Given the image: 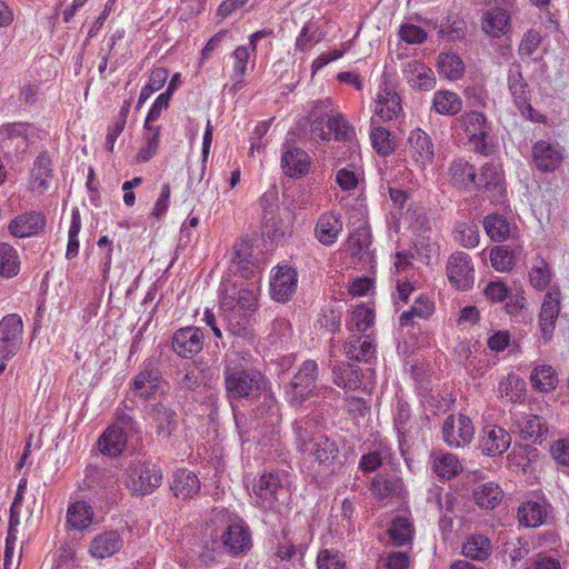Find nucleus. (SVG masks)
<instances>
[{"label": "nucleus", "instance_id": "09e8293b", "mask_svg": "<svg viewBox=\"0 0 569 569\" xmlns=\"http://www.w3.org/2000/svg\"><path fill=\"white\" fill-rule=\"evenodd\" d=\"M552 280V272L549 264L542 259L537 258L536 263L529 271V282L538 291L546 290Z\"/></svg>", "mask_w": 569, "mask_h": 569}, {"label": "nucleus", "instance_id": "9d476101", "mask_svg": "<svg viewBox=\"0 0 569 569\" xmlns=\"http://www.w3.org/2000/svg\"><path fill=\"white\" fill-rule=\"evenodd\" d=\"M23 323L16 315H8L0 321V359L9 360L19 351L22 343Z\"/></svg>", "mask_w": 569, "mask_h": 569}, {"label": "nucleus", "instance_id": "c9c22d12", "mask_svg": "<svg viewBox=\"0 0 569 569\" xmlns=\"http://www.w3.org/2000/svg\"><path fill=\"white\" fill-rule=\"evenodd\" d=\"M492 552V546L489 538L482 535H472L468 537L462 545V553L465 557L477 561H485Z\"/></svg>", "mask_w": 569, "mask_h": 569}, {"label": "nucleus", "instance_id": "37998d69", "mask_svg": "<svg viewBox=\"0 0 569 569\" xmlns=\"http://www.w3.org/2000/svg\"><path fill=\"white\" fill-rule=\"evenodd\" d=\"M389 539L395 546H405L411 542L413 528L405 517H396L388 529Z\"/></svg>", "mask_w": 569, "mask_h": 569}, {"label": "nucleus", "instance_id": "393cba45", "mask_svg": "<svg viewBox=\"0 0 569 569\" xmlns=\"http://www.w3.org/2000/svg\"><path fill=\"white\" fill-rule=\"evenodd\" d=\"M170 488L176 497L189 499L199 492L200 481L193 472L182 469L174 472Z\"/></svg>", "mask_w": 569, "mask_h": 569}, {"label": "nucleus", "instance_id": "72a5a7b5", "mask_svg": "<svg viewBox=\"0 0 569 569\" xmlns=\"http://www.w3.org/2000/svg\"><path fill=\"white\" fill-rule=\"evenodd\" d=\"M159 372L148 365L139 372L132 382V391L140 398H149L158 387Z\"/></svg>", "mask_w": 569, "mask_h": 569}, {"label": "nucleus", "instance_id": "412c9836", "mask_svg": "<svg viewBox=\"0 0 569 569\" xmlns=\"http://www.w3.org/2000/svg\"><path fill=\"white\" fill-rule=\"evenodd\" d=\"M44 226L46 217L43 213L30 211L16 217L9 224V231L14 237L26 238L40 233Z\"/></svg>", "mask_w": 569, "mask_h": 569}, {"label": "nucleus", "instance_id": "79ce46f5", "mask_svg": "<svg viewBox=\"0 0 569 569\" xmlns=\"http://www.w3.org/2000/svg\"><path fill=\"white\" fill-rule=\"evenodd\" d=\"M449 174L451 181L458 187H468L471 183L476 184V170L463 159L452 161L449 168Z\"/></svg>", "mask_w": 569, "mask_h": 569}, {"label": "nucleus", "instance_id": "3c124183", "mask_svg": "<svg viewBox=\"0 0 569 569\" xmlns=\"http://www.w3.org/2000/svg\"><path fill=\"white\" fill-rule=\"evenodd\" d=\"M462 467L453 453H442L433 460V471L441 478L451 479L456 477Z\"/></svg>", "mask_w": 569, "mask_h": 569}, {"label": "nucleus", "instance_id": "20e7f679", "mask_svg": "<svg viewBox=\"0 0 569 569\" xmlns=\"http://www.w3.org/2000/svg\"><path fill=\"white\" fill-rule=\"evenodd\" d=\"M298 449L306 452L318 465L319 472L333 475L341 469L343 461L336 441L326 435L310 436L308 428L297 427Z\"/></svg>", "mask_w": 569, "mask_h": 569}, {"label": "nucleus", "instance_id": "c03bdc74", "mask_svg": "<svg viewBox=\"0 0 569 569\" xmlns=\"http://www.w3.org/2000/svg\"><path fill=\"white\" fill-rule=\"evenodd\" d=\"M370 140L376 152L383 157L392 153L397 147L396 137L382 127L372 128Z\"/></svg>", "mask_w": 569, "mask_h": 569}, {"label": "nucleus", "instance_id": "58836bf2", "mask_svg": "<svg viewBox=\"0 0 569 569\" xmlns=\"http://www.w3.org/2000/svg\"><path fill=\"white\" fill-rule=\"evenodd\" d=\"M519 522L528 528L542 525L547 518V508L536 501H528L518 508Z\"/></svg>", "mask_w": 569, "mask_h": 569}, {"label": "nucleus", "instance_id": "4d7b16f0", "mask_svg": "<svg viewBox=\"0 0 569 569\" xmlns=\"http://www.w3.org/2000/svg\"><path fill=\"white\" fill-rule=\"evenodd\" d=\"M231 57L233 59V73L231 78L234 81V87H238L242 83L247 73V66L250 58L249 48L239 46L233 50Z\"/></svg>", "mask_w": 569, "mask_h": 569}, {"label": "nucleus", "instance_id": "ea45409f", "mask_svg": "<svg viewBox=\"0 0 569 569\" xmlns=\"http://www.w3.org/2000/svg\"><path fill=\"white\" fill-rule=\"evenodd\" d=\"M438 71L448 80H458L465 73V63L458 54L442 52L438 57Z\"/></svg>", "mask_w": 569, "mask_h": 569}, {"label": "nucleus", "instance_id": "bb28decb", "mask_svg": "<svg viewBox=\"0 0 569 569\" xmlns=\"http://www.w3.org/2000/svg\"><path fill=\"white\" fill-rule=\"evenodd\" d=\"M128 436L122 428L111 426L99 438V448L103 455L116 457L126 448Z\"/></svg>", "mask_w": 569, "mask_h": 569}, {"label": "nucleus", "instance_id": "2f4dec72", "mask_svg": "<svg viewBox=\"0 0 569 569\" xmlns=\"http://www.w3.org/2000/svg\"><path fill=\"white\" fill-rule=\"evenodd\" d=\"M511 432L519 433L523 440L537 442L543 436L546 429L541 417L526 416L521 421H516L511 427Z\"/></svg>", "mask_w": 569, "mask_h": 569}, {"label": "nucleus", "instance_id": "1a4fd4ad", "mask_svg": "<svg viewBox=\"0 0 569 569\" xmlns=\"http://www.w3.org/2000/svg\"><path fill=\"white\" fill-rule=\"evenodd\" d=\"M311 539L312 535L307 526L296 530H292L290 527L284 528L282 538L276 548V556L281 560H290L298 555L301 560Z\"/></svg>", "mask_w": 569, "mask_h": 569}, {"label": "nucleus", "instance_id": "de8ad7c7", "mask_svg": "<svg viewBox=\"0 0 569 569\" xmlns=\"http://www.w3.org/2000/svg\"><path fill=\"white\" fill-rule=\"evenodd\" d=\"M19 269L20 261L16 249L8 243H0V277H14Z\"/></svg>", "mask_w": 569, "mask_h": 569}, {"label": "nucleus", "instance_id": "8fccbe9b", "mask_svg": "<svg viewBox=\"0 0 569 569\" xmlns=\"http://www.w3.org/2000/svg\"><path fill=\"white\" fill-rule=\"evenodd\" d=\"M395 426L399 436V445L400 447L407 441V438L410 436L413 425L411 423V415L408 403L403 401H398L397 403V412L395 415Z\"/></svg>", "mask_w": 569, "mask_h": 569}, {"label": "nucleus", "instance_id": "7c9ffc66", "mask_svg": "<svg viewBox=\"0 0 569 569\" xmlns=\"http://www.w3.org/2000/svg\"><path fill=\"white\" fill-rule=\"evenodd\" d=\"M122 547V539L117 531H108L97 536L91 545L90 552L93 557L106 558L118 552Z\"/></svg>", "mask_w": 569, "mask_h": 569}, {"label": "nucleus", "instance_id": "c85d7f7f", "mask_svg": "<svg viewBox=\"0 0 569 569\" xmlns=\"http://www.w3.org/2000/svg\"><path fill=\"white\" fill-rule=\"evenodd\" d=\"M508 84L515 104L518 107L521 113L526 114V112H532L533 109L529 102L530 92L528 90V84L522 78V74L519 71H511L508 77Z\"/></svg>", "mask_w": 569, "mask_h": 569}, {"label": "nucleus", "instance_id": "b1692460", "mask_svg": "<svg viewBox=\"0 0 569 569\" xmlns=\"http://www.w3.org/2000/svg\"><path fill=\"white\" fill-rule=\"evenodd\" d=\"M148 415L156 427L157 435L168 439L177 426L176 412L163 403H157L150 408Z\"/></svg>", "mask_w": 569, "mask_h": 569}, {"label": "nucleus", "instance_id": "a18cd8bd", "mask_svg": "<svg viewBox=\"0 0 569 569\" xmlns=\"http://www.w3.org/2000/svg\"><path fill=\"white\" fill-rule=\"evenodd\" d=\"M530 381L537 390L550 391L556 388L558 376L551 366L541 365L532 370Z\"/></svg>", "mask_w": 569, "mask_h": 569}, {"label": "nucleus", "instance_id": "a211bd4d", "mask_svg": "<svg viewBox=\"0 0 569 569\" xmlns=\"http://www.w3.org/2000/svg\"><path fill=\"white\" fill-rule=\"evenodd\" d=\"M532 158L537 169L542 172L555 171L563 159L561 148L547 141H538L533 144Z\"/></svg>", "mask_w": 569, "mask_h": 569}, {"label": "nucleus", "instance_id": "6ab92c4d", "mask_svg": "<svg viewBox=\"0 0 569 569\" xmlns=\"http://www.w3.org/2000/svg\"><path fill=\"white\" fill-rule=\"evenodd\" d=\"M403 77L411 88L420 91H429L436 86L433 71L418 60H411L405 64Z\"/></svg>", "mask_w": 569, "mask_h": 569}, {"label": "nucleus", "instance_id": "4be33fe9", "mask_svg": "<svg viewBox=\"0 0 569 569\" xmlns=\"http://www.w3.org/2000/svg\"><path fill=\"white\" fill-rule=\"evenodd\" d=\"M310 160L307 152L300 148L286 146L281 158L283 172L289 177H301L309 170Z\"/></svg>", "mask_w": 569, "mask_h": 569}, {"label": "nucleus", "instance_id": "0eeeda50", "mask_svg": "<svg viewBox=\"0 0 569 569\" xmlns=\"http://www.w3.org/2000/svg\"><path fill=\"white\" fill-rule=\"evenodd\" d=\"M162 482L161 469L151 462H137L130 466L127 488L137 496H147L153 492Z\"/></svg>", "mask_w": 569, "mask_h": 569}, {"label": "nucleus", "instance_id": "603ef678", "mask_svg": "<svg viewBox=\"0 0 569 569\" xmlns=\"http://www.w3.org/2000/svg\"><path fill=\"white\" fill-rule=\"evenodd\" d=\"M503 181V173L499 163H486L480 176L476 179L478 188L491 189L499 187Z\"/></svg>", "mask_w": 569, "mask_h": 569}, {"label": "nucleus", "instance_id": "5701e85b", "mask_svg": "<svg viewBox=\"0 0 569 569\" xmlns=\"http://www.w3.org/2000/svg\"><path fill=\"white\" fill-rule=\"evenodd\" d=\"M52 178L51 161L46 154H40L30 171L29 188L32 192L42 194L48 190Z\"/></svg>", "mask_w": 569, "mask_h": 569}, {"label": "nucleus", "instance_id": "ddd939ff", "mask_svg": "<svg viewBox=\"0 0 569 569\" xmlns=\"http://www.w3.org/2000/svg\"><path fill=\"white\" fill-rule=\"evenodd\" d=\"M560 289L555 286L551 287L543 297L540 312L539 326L542 338L549 341L556 328V321L560 312Z\"/></svg>", "mask_w": 569, "mask_h": 569}, {"label": "nucleus", "instance_id": "052dcab7", "mask_svg": "<svg viewBox=\"0 0 569 569\" xmlns=\"http://www.w3.org/2000/svg\"><path fill=\"white\" fill-rule=\"evenodd\" d=\"M81 229V218L78 209L72 210L71 226L69 228V240L67 246L66 257L68 259L74 258L79 252L78 234Z\"/></svg>", "mask_w": 569, "mask_h": 569}, {"label": "nucleus", "instance_id": "9b49d317", "mask_svg": "<svg viewBox=\"0 0 569 569\" xmlns=\"http://www.w3.org/2000/svg\"><path fill=\"white\" fill-rule=\"evenodd\" d=\"M473 435L472 421L465 415L449 416L442 425V438L450 447H465L471 442Z\"/></svg>", "mask_w": 569, "mask_h": 569}, {"label": "nucleus", "instance_id": "6e6552de", "mask_svg": "<svg viewBox=\"0 0 569 569\" xmlns=\"http://www.w3.org/2000/svg\"><path fill=\"white\" fill-rule=\"evenodd\" d=\"M449 283L460 291H467L475 283V267L471 257L463 251L449 256L446 264Z\"/></svg>", "mask_w": 569, "mask_h": 569}, {"label": "nucleus", "instance_id": "0e129e2a", "mask_svg": "<svg viewBox=\"0 0 569 569\" xmlns=\"http://www.w3.org/2000/svg\"><path fill=\"white\" fill-rule=\"evenodd\" d=\"M466 124L472 138L483 139L488 134L486 119L480 112H469L466 117Z\"/></svg>", "mask_w": 569, "mask_h": 569}, {"label": "nucleus", "instance_id": "aec40b11", "mask_svg": "<svg viewBox=\"0 0 569 569\" xmlns=\"http://www.w3.org/2000/svg\"><path fill=\"white\" fill-rule=\"evenodd\" d=\"M343 222L341 216L336 212L322 213L315 227V237L323 246L333 244L342 232Z\"/></svg>", "mask_w": 569, "mask_h": 569}, {"label": "nucleus", "instance_id": "69168bd1", "mask_svg": "<svg viewBox=\"0 0 569 569\" xmlns=\"http://www.w3.org/2000/svg\"><path fill=\"white\" fill-rule=\"evenodd\" d=\"M541 42V36L538 31L529 30L527 31L519 44V54L522 59L530 58L538 50L539 44Z\"/></svg>", "mask_w": 569, "mask_h": 569}, {"label": "nucleus", "instance_id": "13d9d810", "mask_svg": "<svg viewBox=\"0 0 569 569\" xmlns=\"http://www.w3.org/2000/svg\"><path fill=\"white\" fill-rule=\"evenodd\" d=\"M113 476L110 471L97 466H88L86 469L84 483L88 488H107L113 483Z\"/></svg>", "mask_w": 569, "mask_h": 569}, {"label": "nucleus", "instance_id": "4468645a", "mask_svg": "<svg viewBox=\"0 0 569 569\" xmlns=\"http://www.w3.org/2000/svg\"><path fill=\"white\" fill-rule=\"evenodd\" d=\"M511 445V435L498 426L483 427L479 439V448L488 457L501 456Z\"/></svg>", "mask_w": 569, "mask_h": 569}, {"label": "nucleus", "instance_id": "423d86ee", "mask_svg": "<svg viewBox=\"0 0 569 569\" xmlns=\"http://www.w3.org/2000/svg\"><path fill=\"white\" fill-rule=\"evenodd\" d=\"M318 365L313 360H306L292 380L286 387V395L292 406H300L316 395Z\"/></svg>", "mask_w": 569, "mask_h": 569}, {"label": "nucleus", "instance_id": "5fc2aeb1", "mask_svg": "<svg viewBox=\"0 0 569 569\" xmlns=\"http://www.w3.org/2000/svg\"><path fill=\"white\" fill-rule=\"evenodd\" d=\"M501 397L507 398L511 402L518 401L526 392V382L518 376L510 375L499 385Z\"/></svg>", "mask_w": 569, "mask_h": 569}, {"label": "nucleus", "instance_id": "f8f14e48", "mask_svg": "<svg viewBox=\"0 0 569 569\" xmlns=\"http://www.w3.org/2000/svg\"><path fill=\"white\" fill-rule=\"evenodd\" d=\"M252 492L256 503L263 509H276L280 496L287 490L282 487L278 473L269 472L262 475L257 483L253 485Z\"/></svg>", "mask_w": 569, "mask_h": 569}, {"label": "nucleus", "instance_id": "774afa93", "mask_svg": "<svg viewBox=\"0 0 569 569\" xmlns=\"http://www.w3.org/2000/svg\"><path fill=\"white\" fill-rule=\"evenodd\" d=\"M549 452L558 466H560L562 468L569 467V440L568 439H558V440L553 441L550 446Z\"/></svg>", "mask_w": 569, "mask_h": 569}, {"label": "nucleus", "instance_id": "f257e3e1", "mask_svg": "<svg viewBox=\"0 0 569 569\" xmlns=\"http://www.w3.org/2000/svg\"><path fill=\"white\" fill-rule=\"evenodd\" d=\"M258 305V288L253 284L224 282L220 288V317L226 331L241 336Z\"/></svg>", "mask_w": 569, "mask_h": 569}, {"label": "nucleus", "instance_id": "f03ea898", "mask_svg": "<svg viewBox=\"0 0 569 569\" xmlns=\"http://www.w3.org/2000/svg\"><path fill=\"white\" fill-rule=\"evenodd\" d=\"M224 386L230 401L248 399L261 401L262 407H257V416L272 411L276 408V399L272 396L268 379L256 369H224Z\"/></svg>", "mask_w": 569, "mask_h": 569}, {"label": "nucleus", "instance_id": "f3484780", "mask_svg": "<svg viewBox=\"0 0 569 569\" xmlns=\"http://www.w3.org/2000/svg\"><path fill=\"white\" fill-rule=\"evenodd\" d=\"M203 347V333L199 328L186 327L179 329L172 339L173 350L183 358L192 357Z\"/></svg>", "mask_w": 569, "mask_h": 569}, {"label": "nucleus", "instance_id": "e433bc0d", "mask_svg": "<svg viewBox=\"0 0 569 569\" xmlns=\"http://www.w3.org/2000/svg\"><path fill=\"white\" fill-rule=\"evenodd\" d=\"M93 520L92 507L86 501H76L67 510V522L74 529L83 530Z\"/></svg>", "mask_w": 569, "mask_h": 569}, {"label": "nucleus", "instance_id": "f704fd0d", "mask_svg": "<svg viewBox=\"0 0 569 569\" xmlns=\"http://www.w3.org/2000/svg\"><path fill=\"white\" fill-rule=\"evenodd\" d=\"M432 108L439 114L455 116L462 110V100L456 92L440 90L433 94Z\"/></svg>", "mask_w": 569, "mask_h": 569}, {"label": "nucleus", "instance_id": "6e6d98bb", "mask_svg": "<svg viewBox=\"0 0 569 569\" xmlns=\"http://www.w3.org/2000/svg\"><path fill=\"white\" fill-rule=\"evenodd\" d=\"M466 34V22L458 17H448L445 22L440 24L438 36L449 41H457Z\"/></svg>", "mask_w": 569, "mask_h": 569}, {"label": "nucleus", "instance_id": "a878e982", "mask_svg": "<svg viewBox=\"0 0 569 569\" xmlns=\"http://www.w3.org/2000/svg\"><path fill=\"white\" fill-rule=\"evenodd\" d=\"M376 352L375 346L369 337L362 338L358 335H352L343 345V353L348 359L358 362H369Z\"/></svg>", "mask_w": 569, "mask_h": 569}, {"label": "nucleus", "instance_id": "680f3d73", "mask_svg": "<svg viewBox=\"0 0 569 569\" xmlns=\"http://www.w3.org/2000/svg\"><path fill=\"white\" fill-rule=\"evenodd\" d=\"M168 71L163 68L154 69L149 78L148 83L141 89V100L146 101L153 92L160 90L166 83Z\"/></svg>", "mask_w": 569, "mask_h": 569}, {"label": "nucleus", "instance_id": "cd10ccee", "mask_svg": "<svg viewBox=\"0 0 569 569\" xmlns=\"http://www.w3.org/2000/svg\"><path fill=\"white\" fill-rule=\"evenodd\" d=\"M224 546L232 552L239 553L250 547L251 536L247 526L241 522L232 523L222 536Z\"/></svg>", "mask_w": 569, "mask_h": 569}, {"label": "nucleus", "instance_id": "4c0bfd02", "mask_svg": "<svg viewBox=\"0 0 569 569\" xmlns=\"http://www.w3.org/2000/svg\"><path fill=\"white\" fill-rule=\"evenodd\" d=\"M502 490L495 482H486L473 489L476 503L483 509H495L502 499Z\"/></svg>", "mask_w": 569, "mask_h": 569}, {"label": "nucleus", "instance_id": "473e14b6", "mask_svg": "<svg viewBox=\"0 0 569 569\" xmlns=\"http://www.w3.org/2000/svg\"><path fill=\"white\" fill-rule=\"evenodd\" d=\"M332 373L333 382L347 391L357 390L361 386L360 369L355 365H335Z\"/></svg>", "mask_w": 569, "mask_h": 569}, {"label": "nucleus", "instance_id": "7ed1b4c3", "mask_svg": "<svg viewBox=\"0 0 569 569\" xmlns=\"http://www.w3.org/2000/svg\"><path fill=\"white\" fill-rule=\"evenodd\" d=\"M309 121L313 139L328 141L333 137L338 141H346L352 136L351 126L341 113L333 112L330 99L312 102Z\"/></svg>", "mask_w": 569, "mask_h": 569}, {"label": "nucleus", "instance_id": "2eb2a0df", "mask_svg": "<svg viewBox=\"0 0 569 569\" xmlns=\"http://www.w3.org/2000/svg\"><path fill=\"white\" fill-rule=\"evenodd\" d=\"M298 274L288 266L277 267L270 282V292L273 300L287 302L296 292Z\"/></svg>", "mask_w": 569, "mask_h": 569}, {"label": "nucleus", "instance_id": "bf43d9fd", "mask_svg": "<svg viewBox=\"0 0 569 569\" xmlns=\"http://www.w3.org/2000/svg\"><path fill=\"white\" fill-rule=\"evenodd\" d=\"M490 262L497 271H509L513 266V253L505 246H496L490 252Z\"/></svg>", "mask_w": 569, "mask_h": 569}, {"label": "nucleus", "instance_id": "864d4df0", "mask_svg": "<svg viewBox=\"0 0 569 569\" xmlns=\"http://www.w3.org/2000/svg\"><path fill=\"white\" fill-rule=\"evenodd\" d=\"M483 227L487 234L493 241H503L510 232L508 221L499 214H489L483 220Z\"/></svg>", "mask_w": 569, "mask_h": 569}, {"label": "nucleus", "instance_id": "a19ab883", "mask_svg": "<svg viewBox=\"0 0 569 569\" xmlns=\"http://www.w3.org/2000/svg\"><path fill=\"white\" fill-rule=\"evenodd\" d=\"M371 236L367 226H360L348 238V250L352 257L363 259L369 253Z\"/></svg>", "mask_w": 569, "mask_h": 569}, {"label": "nucleus", "instance_id": "39448f33", "mask_svg": "<svg viewBox=\"0 0 569 569\" xmlns=\"http://www.w3.org/2000/svg\"><path fill=\"white\" fill-rule=\"evenodd\" d=\"M436 147L432 138L421 129L412 130L407 139L405 156L407 163L416 170L425 171L433 164Z\"/></svg>", "mask_w": 569, "mask_h": 569}, {"label": "nucleus", "instance_id": "338daca9", "mask_svg": "<svg viewBox=\"0 0 569 569\" xmlns=\"http://www.w3.org/2000/svg\"><path fill=\"white\" fill-rule=\"evenodd\" d=\"M318 569H343L345 561L342 556L335 550H322L317 558Z\"/></svg>", "mask_w": 569, "mask_h": 569}, {"label": "nucleus", "instance_id": "dca6fc26", "mask_svg": "<svg viewBox=\"0 0 569 569\" xmlns=\"http://www.w3.org/2000/svg\"><path fill=\"white\" fill-rule=\"evenodd\" d=\"M402 112L401 98L392 83L385 81L376 100V114L383 121L398 118Z\"/></svg>", "mask_w": 569, "mask_h": 569}, {"label": "nucleus", "instance_id": "e2e57ef3", "mask_svg": "<svg viewBox=\"0 0 569 569\" xmlns=\"http://www.w3.org/2000/svg\"><path fill=\"white\" fill-rule=\"evenodd\" d=\"M172 93L173 89L168 88L163 93L158 96L147 114L144 129H150V124L160 117L161 111L168 108Z\"/></svg>", "mask_w": 569, "mask_h": 569}, {"label": "nucleus", "instance_id": "49530a36", "mask_svg": "<svg viewBox=\"0 0 569 569\" xmlns=\"http://www.w3.org/2000/svg\"><path fill=\"white\" fill-rule=\"evenodd\" d=\"M433 313V303L420 296L416 299L413 306L408 310L401 313L399 321L400 326L407 327L413 323L415 318L427 319Z\"/></svg>", "mask_w": 569, "mask_h": 569}, {"label": "nucleus", "instance_id": "c756f323", "mask_svg": "<svg viewBox=\"0 0 569 569\" xmlns=\"http://www.w3.org/2000/svg\"><path fill=\"white\" fill-rule=\"evenodd\" d=\"M509 14L505 9L493 8L482 14V30L493 37L499 38L507 33L509 27Z\"/></svg>", "mask_w": 569, "mask_h": 569}]
</instances>
